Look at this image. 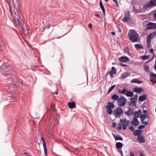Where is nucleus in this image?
Returning <instances> with one entry per match:
<instances>
[{"label": "nucleus", "mask_w": 156, "mask_h": 156, "mask_svg": "<svg viewBox=\"0 0 156 156\" xmlns=\"http://www.w3.org/2000/svg\"><path fill=\"white\" fill-rule=\"evenodd\" d=\"M10 13L12 20L14 23L16 25L18 28H23L24 26V22L21 19L20 13L17 10L14 11V13Z\"/></svg>", "instance_id": "nucleus-1"}, {"label": "nucleus", "mask_w": 156, "mask_h": 156, "mask_svg": "<svg viewBox=\"0 0 156 156\" xmlns=\"http://www.w3.org/2000/svg\"><path fill=\"white\" fill-rule=\"evenodd\" d=\"M2 69L1 72L2 74L6 77V79L7 80L8 83L9 84L16 85L14 79L12 78V76L9 74V71H8L10 68L9 67H3L2 66Z\"/></svg>", "instance_id": "nucleus-2"}, {"label": "nucleus", "mask_w": 156, "mask_h": 156, "mask_svg": "<svg viewBox=\"0 0 156 156\" xmlns=\"http://www.w3.org/2000/svg\"><path fill=\"white\" fill-rule=\"evenodd\" d=\"M128 36L129 39L132 42H137L139 35L134 30H130L129 31Z\"/></svg>", "instance_id": "nucleus-3"}, {"label": "nucleus", "mask_w": 156, "mask_h": 156, "mask_svg": "<svg viewBox=\"0 0 156 156\" xmlns=\"http://www.w3.org/2000/svg\"><path fill=\"white\" fill-rule=\"evenodd\" d=\"M123 113V110L122 108L120 107L116 108L113 112V114L116 118L122 116Z\"/></svg>", "instance_id": "nucleus-4"}, {"label": "nucleus", "mask_w": 156, "mask_h": 156, "mask_svg": "<svg viewBox=\"0 0 156 156\" xmlns=\"http://www.w3.org/2000/svg\"><path fill=\"white\" fill-rule=\"evenodd\" d=\"M126 99L124 97H121L117 101V105L119 107H122L124 106L126 104Z\"/></svg>", "instance_id": "nucleus-5"}, {"label": "nucleus", "mask_w": 156, "mask_h": 156, "mask_svg": "<svg viewBox=\"0 0 156 156\" xmlns=\"http://www.w3.org/2000/svg\"><path fill=\"white\" fill-rule=\"evenodd\" d=\"M120 123L119 124L122 126V128L124 130H125L126 128V126H127L129 123V120H127L126 119H121L120 120Z\"/></svg>", "instance_id": "nucleus-6"}, {"label": "nucleus", "mask_w": 156, "mask_h": 156, "mask_svg": "<svg viewBox=\"0 0 156 156\" xmlns=\"http://www.w3.org/2000/svg\"><path fill=\"white\" fill-rule=\"evenodd\" d=\"M156 6V0H151L143 5V8L147 9L151 7Z\"/></svg>", "instance_id": "nucleus-7"}, {"label": "nucleus", "mask_w": 156, "mask_h": 156, "mask_svg": "<svg viewBox=\"0 0 156 156\" xmlns=\"http://www.w3.org/2000/svg\"><path fill=\"white\" fill-rule=\"evenodd\" d=\"M154 36H155L153 33L150 34L147 36L146 41V46L147 48H149L151 44V40Z\"/></svg>", "instance_id": "nucleus-8"}, {"label": "nucleus", "mask_w": 156, "mask_h": 156, "mask_svg": "<svg viewBox=\"0 0 156 156\" xmlns=\"http://www.w3.org/2000/svg\"><path fill=\"white\" fill-rule=\"evenodd\" d=\"M146 26L147 28L145 29V30L146 31L147 30L155 29H156V23H154L151 22H150L149 23H147Z\"/></svg>", "instance_id": "nucleus-9"}, {"label": "nucleus", "mask_w": 156, "mask_h": 156, "mask_svg": "<svg viewBox=\"0 0 156 156\" xmlns=\"http://www.w3.org/2000/svg\"><path fill=\"white\" fill-rule=\"evenodd\" d=\"M130 19L129 15V13H126L125 14L123 18V21L126 22H129Z\"/></svg>", "instance_id": "nucleus-10"}, {"label": "nucleus", "mask_w": 156, "mask_h": 156, "mask_svg": "<svg viewBox=\"0 0 156 156\" xmlns=\"http://www.w3.org/2000/svg\"><path fill=\"white\" fill-rule=\"evenodd\" d=\"M140 6L138 4H135L134 5L133 9L136 13H139L140 11Z\"/></svg>", "instance_id": "nucleus-11"}, {"label": "nucleus", "mask_w": 156, "mask_h": 156, "mask_svg": "<svg viewBox=\"0 0 156 156\" xmlns=\"http://www.w3.org/2000/svg\"><path fill=\"white\" fill-rule=\"evenodd\" d=\"M19 28L21 29V31L24 33L25 35L27 36L28 35L29 33L28 30L26 26L24 24V27Z\"/></svg>", "instance_id": "nucleus-12"}, {"label": "nucleus", "mask_w": 156, "mask_h": 156, "mask_svg": "<svg viewBox=\"0 0 156 156\" xmlns=\"http://www.w3.org/2000/svg\"><path fill=\"white\" fill-rule=\"evenodd\" d=\"M119 60L120 61L124 62H127L129 60L128 58L126 56H122L119 58Z\"/></svg>", "instance_id": "nucleus-13"}, {"label": "nucleus", "mask_w": 156, "mask_h": 156, "mask_svg": "<svg viewBox=\"0 0 156 156\" xmlns=\"http://www.w3.org/2000/svg\"><path fill=\"white\" fill-rule=\"evenodd\" d=\"M131 123L132 125H134L135 126H138L139 124V122L137 119L134 117L132 121H131Z\"/></svg>", "instance_id": "nucleus-14"}, {"label": "nucleus", "mask_w": 156, "mask_h": 156, "mask_svg": "<svg viewBox=\"0 0 156 156\" xmlns=\"http://www.w3.org/2000/svg\"><path fill=\"white\" fill-rule=\"evenodd\" d=\"M130 76V74L127 72H126L122 75L121 76L119 77L120 79H124Z\"/></svg>", "instance_id": "nucleus-15"}, {"label": "nucleus", "mask_w": 156, "mask_h": 156, "mask_svg": "<svg viewBox=\"0 0 156 156\" xmlns=\"http://www.w3.org/2000/svg\"><path fill=\"white\" fill-rule=\"evenodd\" d=\"M143 91V88L141 87L138 88L137 87H135L133 89V92L136 93H140Z\"/></svg>", "instance_id": "nucleus-16"}, {"label": "nucleus", "mask_w": 156, "mask_h": 156, "mask_svg": "<svg viewBox=\"0 0 156 156\" xmlns=\"http://www.w3.org/2000/svg\"><path fill=\"white\" fill-rule=\"evenodd\" d=\"M116 70L114 66L112 68L111 70L109 72V74L111 77H112L113 74H116Z\"/></svg>", "instance_id": "nucleus-17"}, {"label": "nucleus", "mask_w": 156, "mask_h": 156, "mask_svg": "<svg viewBox=\"0 0 156 156\" xmlns=\"http://www.w3.org/2000/svg\"><path fill=\"white\" fill-rule=\"evenodd\" d=\"M137 140L140 143H143L145 142V140L144 138V137L141 135L138 136L137 138Z\"/></svg>", "instance_id": "nucleus-18"}, {"label": "nucleus", "mask_w": 156, "mask_h": 156, "mask_svg": "<svg viewBox=\"0 0 156 156\" xmlns=\"http://www.w3.org/2000/svg\"><path fill=\"white\" fill-rule=\"evenodd\" d=\"M142 130L139 129H137L133 132V134L134 136H138L141 135L142 133Z\"/></svg>", "instance_id": "nucleus-19"}, {"label": "nucleus", "mask_w": 156, "mask_h": 156, "mask_svg": "<svg viewBox=\"0 0 156 156\" xmlns=\"http://www.w3.org/2000/svg\"><path fill=\"white\" fill-rule=\"evenodd\" d=\"M147 98V96L146 95L144 94L142 95H140L139 98V100L140 101H143Z\"/></svg>", "instance_id": "nucleus-20"}, {"label": "nucleus", "mask_w": 156, "mask_h": 156, "mask_svg": "<svg viewBox=\"0 0 156 156\" xmlns=\"http://www.w3.org/2000/svg\"><path fill=\"white\" fill-rule=\"evenodd\" d=\"M133 113V110L132 108H129L127 112H125V113L127 115H132Z\"/></svg>", "instance_id": "nucleus-21"}, {"label": "nucleus", "mask_w": 156, "mask_h": 156, "mask_svg": "<svg viewBox=\"0 0 156 156\" xmlns=\"http://www.w3.org/2000/svg\"><path fill=\"white\" fill-rule=\"evenodd\" d=\"M141 110H139L138 111L135 112L134 113V117L136 119L139 117L141 114Z\"/></svg>", "instance_id": "nucleus-22"}, {"label": "nucleus", "mask_w": 156, "mask_h": 156, "mask_svg": "<svg viewBox=\"0 0 156 156\" xmlns=\"http://www.w3.org/2000/svg\"><path fill=\"white\" fill-rule=\"evenodd\" d=\"M115 146L116 148L119 149L123 146V144L121 142H117L116 143Z\"/></svg>", "instance_id": "nucleus-23"}, {"label": "nucleus", "mask_w": 156, "mask_h": 156, "mask_svg": "<svg viewBox=\"0 0 156 156\" xmlns=\"http://www.w3.org/2000/svg\"><path fill=\"white\" fill-rule=\"evenodd\" d=\"M142 82L141 81L137 80L136 79H133L131 81V83H136L137 84H140L142 83Z\"/></svg>", "instance_id": "nucleus-24"}, {"label": "nucleus", "mask_w": 156, "mask_h": 156, "mask_svg": "<svg viewBox=\"0 0 156 156\" xmlns=\"http://www.w3.org/2000/svg\"><path fill=\"white\" fill-rule=\"evenodd\" d=\"M100 8H101V9L102 10V11L103 13V14L104 15H105V9L104 7V6L103 5V4L102 2L101 1V0L100 1Z\"/></svg>", "instance_id": "nucleus-25"}, {"label": "nucleus", "mask_w": 156, "mask_h": 156, "mask_svg": "<svg viewBox=\"0 0 156 156\" xmlns=\"http://www.w3.org/2000/svg\"><path fill=\"white\" fill-rule=\"evenodd\" d=\"M68 106L70 108H73L76 106L75 103L74 102H69L68 103Z\"/></svg>", "instance_id": "nucleus-26"}, {"label": "nucleus", "mask_w": 156, "mask_h": 156, "mask_svg": "<svg viewBox=\"0 0 156 156\" xmlns=\"http://www.w3.org/2000/svg\"><path fill=\"white\" fill-rule=\"evenodd\" d=\"M113 136L115 139V140H122L123 139L120 136L118 135H113Z\"/></svg>", "instance_id": "nucleus-27"}, {"label": "nucleus", "mask_w": 156, "mask_h": 156, "mask_svg": "<svg viewBox=\"0 0 156 156\" xmlns=\"http://www.w3.org/2000/svg\"><path fill=\"white\" fill-rule=\"evenodd\" d=\"M126 95L127 97H132L133 96V93L130 91H127L126 93Z\"/></svg>", "instance_id": "nucleus-28"}, {"label": "nucleus", "mask_w": 156, "mask_h": 156, "mask_svg": "<svg viewBox=\"0 0 156 156\" xmlns=\"http://www.w3.org/2000/svg\"><path fill=\"white\" fill-rule=\"evenodd\" d=\"M112 99L114 100H118L119 98V96L118 95H116V94H114L111 97Z\"/></svg>", "instance_id": "nucleus-29"}, {"label": "nucleus", "mask_w": 156, "mask_h": 156, "mask_svg": "<svg viewBox=\"0 0 156 156\" xmlns=\"http://www.w3.org/2000/svg\"><path fill=\"white\" fill-rule=\"evenodd\" d=\"M135 48L136 49H142L143 48L141 45L139 44H136L134 45Z\"/></svg>", "instance_id": "nucleus-30"}, {"label": "nucleus", "mask_w": 156, "mask_h": 156, "mask_svg": "<svg viewBox=\"0 0 156 156\" xmlns=\"http://www.w3.org/2000/svg\"><path fill=\"white\" fill-rule=\"evenodd\" d=\"M106 107H108L110 108H114V104L112 102H108V105L106 106Z\"/></svg>", "instance_id": "nucleus-31"}, {"label": "nucleus", "mask_w": 156, "mask_h": 156, "mask_svg": "<svg viewBox=\"0 0 156 156\" xmlns=\"http://www.w3.org/2000/svg\"><path fill=\"white\" fill-rule=\"evenodd\" d=\"M126 88L123 89L122 90H119L118 92L119 93L122 94H126Z\"/></svg>", "instance_id": "nucleus-32"}, {"label": "nucleus", "mask_w": 156, "mask_h": 156, "mask_svg": "<svg viewBox=\"0 0 156 156\" xmlns=\"http://www.w3.org/2000/svg\"><path fill=\"white\" fill-rule=\"evenodd\" d=\"M107 110V113L109 114H111L113 113V111L111 108H109L108 107H106Z\"/></svg>", "instance_id": "nucleus-33"}, {"label": "nucleus", "mask_w": 156, "mask_h": 156, "mask_svg": "<svg viewBox=\"0 0 156 156\" xmlns=\"http://www.w3.org/2000/svg\"><path fill=\"white\" fill-rule=\"evenodd\" d=\"M144 69L145 71L147 73H149L150 71L149 70V67L146 65H144Z\"/></svg>", "instance_id": "nucleus-34"}, {"label": "nucleus", "mask_w": 156, "mask_h": 156, "mask_svg": "<svg viewBox=\"0 0 156 156\" xmlns=\"http://www.w3.org/2000/svg\"><path fill=\"white\" fill-rule=\"evenodd\" d=\"M140 117L141 119V121H144L146 118V115L145 114L141 115Z\"/></svg>", "instance_id": "nucleus-35"}, {"label": "nucleus", "mask_w": 156, "mask_h": 156, "mask_svg": "<svg viewBox=\"0 0 156 156\" xmlns=\"http://www.w3.org/2000/svg\"><path fill=\"white\" fill-rule=\"evenodd\" d=\"M150 77H154V79H156V74L153 73H151L150 74Z\"/></svg>", "instance_id": "nucleus-36"}, {"label": "nucleus", "mask_w": 156, "mask_h": 156, "mask_svg": "<svg viewBox=\"0 0 156 156\" xmlns=\"http://www.w3.org/2000/svg\"><path fill=\"white\" fill-rule=\"evenodd\" d=\"M115 87V85H113L109 89L108 91V93H110Z\"/></svg>", "instance_id": "nucleus-37"}, {"label": "nucleus", "mask_w": 156, "mask_h": 156, "mask_svg": "<svg viewBox=\"0 0 156 156\" xmlns=\"http://www.w3.org/2000/svg\"><path fill=\"white\" fill-rule=\"evenodd\" d=\"M142 58L144 60H146L149 58V56L147 55H144L142 56Z\"/></svg>", "instance_id": "nucleus-38"}, {"label": "nucleus", "mask_w": 156, "mask_h": 156, "mask_svg": "<svg viewBox=\"0 0 156 156\" xmlns=\"http://www.w3.org/2000/svg\"><path fill=\"white\" fill-rule=\"evenodd\" d=\"M41 140L43 141V146H46V144L44 138L41 136Z\"/></svg>", "instance_id": "nucleus-39"}, {"label": "nucleus", "mask_w": 156, "mask_h": 156, "mask_svg": "<svg viewBox=\"0 0 156 156\" xmlns=\"http://www.w3.org/2000/svg\"><path fill=\"white\" fill-rule=\"evenodd\" d=\"M130 100L131 102L133 103H136V100L135 99V98H131Z\"/></svg>", "instance_id": "nucleus-40"}, {"label": "nucleus", "mask_w": 156, "mask_h": 156, "mask_svg": "<svg viewBox=\"0 0 156 156\" xmlns=\"http://www.w3.org/2000/svg\"><path fill=\"white\" fill-rule=\"evenodd\" d=\"M145 126L144 125H141L139 126L138 127V129H141L145 128Z\"/></svg>", "instance_id": "nucleus-41"}, {"label": "nucleus", "mask_w": 156, "mask_h": 156, "mask_svg": "<svg viewBox=\"0 0 156 156\" xmlns=\"http://www.w3.org/2000/svg\"><path fill=\"white\" fill-rule=\"evenodd\" d=\"M44 148V153L45 154H47V147L46 145L45 146H43Z\"/></svg>", "instance_id": "nucleus-42"}, {"label": "nucleus", "mask_w": 156, "mask_h": 156, "mask_svg": "<svg viewBox=\"0 0 156 156\" xmlns=\"http://www.w3.org/2000/svg\"><path fill=\"white\" fill-rule=\"evenodd\" d=\"M119 64L122 66L127 67V65L123 64L121 62H119Z\"/></svg>", "instance_id": "nucleus-43"}, {"label": "nucleus", "mask_w": 156, "mask_h": 156, "mask_svg": "<svg viewBox=\"0 0 156 156\" xmlns=\"http://www.w3.org/2000/svg\"><path fill=\"white\" fill-rule=\"evenodd\" d=\"M126 50H127V55H130L131 54V53H130L129 51L128 48H125V51H126Z\"/></svg>", "instance_id": "nucleus-44"}, {"label": "nucleus", "mask_w": 156, "mask_h": 156, "mask_svg": "<svg viewBox=\"0 0 156 156\" xmlns=\"http://www.w3.org/2000/svg\"><path fill=\"white\" fill-rule=\"evenodd\" d=\"M129 129H130V130H131L133 132L135 131V130L134 129V128L133 127L131 126H130Z\"/></svg>", "instance_id": "nucleus-45"}, {"label": "nucleus", "mask_w": 156, "mask_h": 156, "mask_svg": "<svg viewBox=\"0 0 156 156\" xmlns=\"http://www.w3.org/2000/svg\"><path fill=\"white\" fill-rule=\"evenodd\" d=\"M142 121V123L144 124L145 125H148V122L147 121Z\"/></svg>", "instance_id": "nucleus-46"}, {"label": "nucleus", "mask_w": 156, "mask_h": 156, "mask_svg": "<svg viewBox=\"0 0 156 156\" xmlns=\"http://www.w3.org/2000/svg\"><path fill=\"white\" fill-rule=\"evenodd\" d=\"M150 51L151 52V53L152 54H153L154 53V50L152 48H151L150 49Z\"/></svg>", "instance_id": "nucleus-47"}, {"label": "nucleus", "mask_w": 156, "mask_h": 156, "mask_svg": "<svg viewBox=\"0 0 156 156\" xmlns=\"http://www.w3.org/2000/svg\"><path fill=\"white\" fill-rule=\"evenodd\" d=\"M117 129L119 130H121L122 129L121 126L120 125L118 126L117 127Z\"/></svg>", "instance_id": "nucleus-48"}, {"label": "nucleus", "mask_w": 156, "mask_h": 156, "mask_svg": "<svg viewBox=\"0 0 156 156\" xmlns=\"http://www.w3.org/2000/svg\"><path fill=\"white\" fill-rule=\"evenodd\" d=\"M154 19L156 20V10H155V13L154 14Z\"/></svg>", "instance_id": "nucleus-49"}, {"label": "nucleus", "mask_w": 156, "mask_h": 156, "mask_svg": "<svg viewBox=\"0 0 156 156\" xmlns=\"http://www.w3.org/2000/svg\"><path fill=\"white\" fill-rule=\"evenodd\" d=\"M116 126V124L115 123V122H113L112 123L113 127H114L115 128Z\"/></svg>", "instance_id": "nucleus-50"}, {"label": "nucleus", "mask_w": 156, "mask_h": 156, "mask_svg": "<svg viewBox=\"0 0 156 156\" xmlns=\"http://www.w3.org/2000/svg\"><path fill=\"white\" fill-rule=\"evenodd\" d=\"M88 27L91 29L92 28V24L90 23H89L88 25Z\"/></svg>", "instance_id": "nucleus-51"}, {"label": "nucleus", "mask_w": 156, "mask_h": 156, "mask_svg": "<svg viewBox=\"0 0 156 156\" xmlns=\"http://www.w3.org/2000/svg\"><path fill=\"white\" fill-rule=\"evenodd\" d=\"M138 96V95H137L136 94L134 96V97L133 98H135V99H136V100H137Z\"/></svg>", "instance_id": "nucleus-52"}, {"label": "nucleus", "mask_w": 156, "mask_h": 156, "mask_svg": "<svg viewBox=\"0 0 156 156\" xmlns=\"http://www.w3.org/2000/svg\"><path fill=\"white\" fill-rule=\"evenodd\" d=\"M118 150H119V151L120 152L121 154L122 155H123V153H122V150H120L119 149H118Z\"/></svg>", "instance_id": "nucleus-53"}, {"label": "nucleus", "mask_w": 156, "mask_h": 156, "mask_svg": "<svg viewBox=\"0 0 156 156\" xmlns=\"http://www.w3.org/2000/svg\"><path fill=\"white\" fill-rule=\"evenodd\" d=\"M95 15L96 16L98 17H99L100 16L98 14H95Z\"/></svg>", "instance_id": "nucleus-54"}, {"label": "nucleus", "mask_w": 156, "mask_h": 156, "mask_svg": "<svg viewBox=\"0 0 156 156\" xmlns=\"http://www.w3.org/2000/svg\"><path fill=\"white\" fill-rule=\"evenodd\" d=\"M154 68L156 71V61H155V63L154 66Z\"/></svg>", "instance_id": "nucleus-55"}, {"label": "nucleus", "mask_w": 156, "mask_h": 156, "mask_svg": "<svg viewBox=\"0 0 156 156\" xmlns=\"http://www.w3.org/2000/svg\"><path fill=\"white\" fill-rule=\"evenodd\" d=\"M130 156H134L133 154L131 151L130 152Z\"/></svg>", "instance_id": "nucleus-56"}, {"label": "nucleus", "mask_w": 156, "mask_h": 156, "mask_svg": "<svg viewBox=\"0 0 156 156\" xmlns=\"http://www.w3.org/2000/svg\"><path fill=\"white\" fill-rule=\"evenodd\" d=\"M143 112H144V113L145 114L147 112V111L146 110H143Z\"/></svg>", "instance_id": "nucleus-57"}, {"label": "nucleus", "mask_w": 156, "mask_h": 156, "mask_svg": "<svg viewBox=\"0 0 156 156\" xmlns=\"http://www.w3.org/2000/svg\"><path fill=\"white\" fill-rule=\"evenodd\" d=\"M111 33H112V34L113 35H115V32L113 31L111 32Z\"/></svg>", "instance_id": "nucleus-58"}, {"label": "nucleus", "mask_w": 156, "mask_h": 156, "mask_svg": "<svg viewBox=\"0 0 156 156\" xmlns=\"http://www.w3.org/2000/svg\"><path fill=\"white\" fill-rule=\"evenodd\" d=\"M114 2V3H117V2L116 1V0H112Z\"/></svg>", "instance_id": "nucleus-59"}, {"label": "nucleus", "mask_w": 156, "mask_h": 156, "mask_svg": "<svg viewBox=\"0 0 156 156\" xmlns=\"http://www.w3.org/2000/svg\"><path fill=\"white\" fill-rule=\"evenodd\" d=\"M155 36H156V31L153 32Z\"/></svg>", "instance_id": "nucleus-60"}, {"label": "nucleus", "mask_w": 156, "mask_h": 156, "mask_svg": "<svg viewBox=\"0 0 156 156\" xmlns=\"http://www.w3.org/2000/svg\"><path fill=\"white\" fill-rule=\"evenodd\" d=\"M140 155L141 156H144L143 154H140Z\"/></svg>", "instance_id": "nucleus-61"}, {"label": "nucleus", "mask_w": 156, "mask_h": 156, "mask_svg": "<svg viewBox=\"0 0 156 156\" xmlns=\"http://www.w3.org/2000/svg\"><path fill=\"white\" fill-rule=\"evenodd\" d=\"M55 94L57 95L58 94V93L57 92H55Z\"/></svg>", "instance_id": "nucleus-62"}, {"label": "nucleus", "mask_w": 156, "mask_h": 156, "mask_svg": "<svg viewBox=\"0 0 156 156\" xmlns=\"http://www.w3.org/2000/svg\"><path fill=\"white\" fill-rule=\"evenodd\" d=\"M109 0H105V1H106V2H107V1H108Z\"/></svg>", "instance_id": "nucleus-63"}, {"label": "nucleus", "mask_w": 156, "mask_h": 156, "mask_svg": "<svg viewBox=\"0 0 156 156\" xmlns=\"http://www.w3.org/2000/svg\"><path fill=\"white\" fill-rule=\"evenodd\" d=\"M155 112H156V108H155Z\"/></svg>", "instance_id": "nucleus-64"}]
</instances>
